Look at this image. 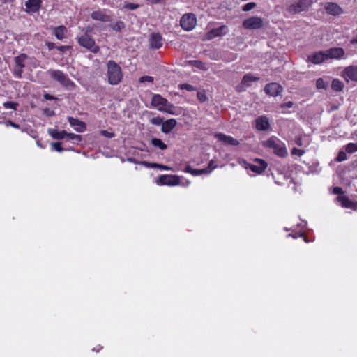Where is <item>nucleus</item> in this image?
<instances>
[{
	"mask_svg": "<svg viewBox=\"0 0 357 357\" xmlns=\"http://www.w3.org/2000/svg\"><path fill=\"white\" fill-rule=\"evenodd\" d=\"M107 78L111 85H117L123 79V73L121 66L114 61L109 60L107 63Z\"/></svg>",
	"mask_w": 357,
	"mask_h": 357,
	"instance_id": "obj_1",
	"label": "nucleus"
},
{
	"mask_svg": "<svg viewBox=\"0 0 357 357\" xmlns=\"http://www.w3.org/2000/svg\"><path fill=\"white\" fill-rule=\"evenodd\" d=\"M47 73L52 79L59 82L67 89L72 90L75 88L76 84L75 82H73L62 70L50 69Z\"/></svg>",
	"mask_w": 357,
	"mask_h": 357,
	"instance_id": "obj_2",
	"label": "nucleus"
},
{
	"mask_svg": "<svg viewBox=\"0 0 357 357\" xmlns=\"http://www.w3.org/2000/svg\"><path fill=\"white\" fill-rule=\"evenodd\" d=\"M78 44L94 54L100 52V47L96 44L95 40L88 33V31L77 38Z\"/></svg>",
	"mask_w": 357,
	"mask_h": 357,
	"instance_id": "obj_3",
	"label": "nucleus"
},
{
	"mask_svg": "<svg viewBox=\"0 0 357 357\" xmlns=\"http://www.w3.org/2000/svg\"><path fill=\"white\" fill-rule=\"evenodd\" d=\"M263 145L272 149L274 153L280 157H284L287 154V150L282 143L274 137H271L268 140L264 142Z\"/></svg>",
	"mask_w": 357,
	"mask_h": 357,
	"instance_id": "obj_4",
	"label": "nucleus"
},
{
	"mask_svg": "<svg viewBox=\"0 0 357 357\" xmlns=\"http://www.w3.org/2000/svg\"><path fill=\"white\" fill-rule=\"evenodd\" d=\"M312 3V0H297L294 3L289 5L287 10L291 14L306 11L311 6Z\"/></svg>",
	"mask_w": 357,
	"mask_h": 357,
	"instance_id": "obj_5",
	"label": "nucleus"
},
{
	"mask_svg": "<svg viewBox=\"0 0 357 357\" xmlns=\"http://www.w3.org/2000/svg\"><path fill=\"white\" fill-rule=\"evenodd\" d=\"M181 26L185 31L192 30L197 24V18L193 13L183 15L180 20Z\"/></svg>",
	"mask_w": 357,
	"mask_h": 357,
	"instance_id": "obj_6",
	"label": "nucleus"
},
{
	"mask_svg": "<svg viewBox=\"0 0 357 357\" xmlns=\"http://www.w3.org/2000/svg\"><path fill=\"white\" fill-rule=\"evenodd\" d=\"M180 178L176 175L164 174L159 177L158 183L160 185H165L169 186L177 185L180 183Z\"/></svg>",
	"mask_w": 357,
	"mask_h": 357,
	"instance_id": "obj_7",
	"label": "nucleus"
},
{
	"mask_svg": "<svg viewBox=\"0 0 357 357\" xmlns=\"http://www.w3.org/2000/svg\"><path fill=\"white\" fill-rule=\"evenodd\" d=\"M266 167V162L261 159H255L253 163L247 162V168H250L253 172L257 174H261Z\"/></svg>",
	"mask_w": 357,
	"mask_h": 357,
	"instance_id": "obj_8",
	"label": "nucleus"
},
{
	"mask_svg": "<svg viewBox=\"0 0 357 357\" xmlns=\"http://www.w3.org/2000/svg\"><path fill=\"white\" fill-rule=\"evenodd\" d=\"M107 10H95L91 13V16L94 20L109 22L112 20V17L111 15L107 14Z\"/></svg>",
	"mask_w": 357,
	"mask_h": 357,
	"instance_id": "obj_9",
	"label": "nucleus"
},
{
	"mask_svg": "<svg viewBox=\"0 0 357 357\" xmlns=\"http://www.w3.org/2000/svg\"><path fill=\"white\" fill-rule=\"evenodd\" d=\"M162 37L159 33H152L149 38V48L158 50L162 46Z\"/></svg>",
	"mask_w": 357,
	"mask_h": 357,
	"instance_id": "obj_10",
	"label": "nucleus"
},
{
	"mask_svg": "<svg viewBox=\"0 0 357 357\" xmlns=\"http://www.w3.org/2000/svg\"><path fill=\"white\" fill-rule=\"evenodd\" d=\"M282 86L276 82L267 84L264 88L265 93L271 96H278L282 92Z\"/></svg>",
	"mask_w": 357,
	"mask_h": 357,
	"instance_id": "obj_11",
	"label": "nucleus"
},
{
	"mask_svg": "<svg viewBox=\"0 0 357 357\" xmlns=\"http://www.w3.org/2000/svg\"><path fill=\"white\" fill-rule=\"evenodd\" d=\"M324 9L329 15L337 16L343 13L342 8L336 3L327 2L324 5Z\"/></svg>",
	"mask_w": 357,
	"mask_h": 357,
	"instance_id": "obj_12",
	"label": "nucleus"
},
{
	"mask_svg": "<svg viewBox=\"0 0 357 357\" xmlns=\"http://www.w3.org/2000/svg\"><path fill=\"white\" fill-rule=\"evenodd\" d=\"M168 101L160 94H155L153 96L151 104L153 107L158 108L160 111H164Z\"/></svg>",
	"mask_w": 357,
	"mask_h": 357,
	"instance_id": "obj_13",
	"label": "nucleus"
},
{
	"mask_svg": "<svg viewBox=\"0 0 357 357\" xmlns=\"http://www.w3.org/2000/svg\"><path fill=\"white\" fill-rule=\"evenodd\" d=\"M68 123L73 128L79 132H83L86 129V123L77 118L69 116L68 118Z\"/></svg>",
	"mask_w": 357,
	"mask_h": 357,
	"instance_id": "obj_14",
	"label": "nucleus"
},
{
	"mask_svg": "<svg viewBox=\"0 0 357 357\" xmlns=\"http://www.w3.org/2000/svg\"><path fill=\"white\" fill-rule=\"evenodd\" d=\"M264 26V20L259 17L247 18V29H258Z\"/></svg>",
	"mask_w": 357,
	"mask_h": 357,
	"instance_id": "obj_15",
	"label": "nucleus"
},
{
	"mask_svg": "<svg viewBox=\"0 0 357 357\" xmlns=\"http://www.w3.org/2000/svg\"><path fill=\"white\" fill-rule=\"evenodd\" d=\"M344 77L348 82L349 79L357 82V66H351L344 68Z\"/></svg>",
	"mask_w": 357,
	"mask_h": 357,
	"instance_id": "obj_16",
	"label": "nucleus"
},
{
	"mask_svg": "<svg viewBox=\"0 0 357 357\" xmlns=\"http://www.w3.org/2000/svg\"><path fill=\"white\" fill-rule=\"evenodd\" d=\"M255 128L259 131H266L269 129L270 124L266 116H261L255 119Z\"/></svg>",
	"mask_w": 357,
	"mask_h": 357,
	"instance_id": "obj_17",
	"label": "nucleus"
},
{
	"mask_svg": "<svg viewBox=\"0 0 357 357\" xmlns=\"http://www.w3.org/2000/svg\"><path fill=\"white\" fill-rule=\"evenodd\" d=\"M336 200L344 208H351L356 210L357 208V202H354L349 199L347 196H338Z\"/></svg>",
	"mask_w": 357,
	"mask_h": 357,
	"instance_id": "obj_18",
	"label": "nucleus"
},
{
	"mask_svg": "<svg viewBox=\"0 0 357 357\" xmlns=\"http://www.w3.org/2000/svg\"><path fill=\"white\" fill-rule=\"evenodd\" d=\"M215 137L220 142H223L226 145L237 146L238 141L231 136L226 135L223 133H217Z\"/></svg>",
	"mask_w": 357,
	"mask_h": 357,
	"instance_id": "obj_19",
	"label": "nucleus"
},
{
	"mask_svg": "<svg viewBox=\"0 0 357 357\" xmlns=\"http://www.w3.org/2000/svg\"><path fill=\"white\" fill-rule=\"evenodd\" d=\"M228 31V27L226 25H222L218 28L212 29L208 33V38L211 39L215 37L222 36L227 34Z\"/></svg>",
	"mask_w": 357,
	"mask_h": 357,
	"instance_id": "obj_20",
	"label": "nucleus"
},
{
	"mask_svg": "<svg viewBox=\"0 0 357 357\" xmlns=\"http://www.w3.org/2000/svg\"><path fill=\"white\" fill-rule=\"evenodd\" d=\"M344 54V50L341 47L331 48L325 52L328 59H340Z\"/></svg>",
	"mask_w": 357,
	"mask_h": 357,
	"instance_id": "obj_21",
	"label": "nucleus"
},
{
	"mask_svg": "<svg viewBox=\"0 0 357 357\" xmlns=\"http://www.w3.org/2000/svg\"><path fill=\"white\" fill-rule=\"evenodd\" d=\"M42 6L41 0H28L25 3V6L29 11L37 13L40 10Z\"/></svg>",
	"mask_w": 357,
	"mask_h": 357,
	"instance_id": "obj_22",
	"label": "nucleus"
},
{
	"mask_svg": "<svg viewBox=\"0 0 357 357\" xmlns=\"http://www.w3.org/2000/svg\"><path fill=\"white\" fill-rule=\"evenodd\" d=\"M326 59H327V57L326 55L325 54V52L322 51L316 52L312 55L308 56V60L315 64L321 63Z\"/></svg>",
	"mask_w": 357,
	"mask_h": 357,
	"instance_id": "obj_23",
	"label": "nucleus"
},
{
	"mask_svg": "<svg viewBox=\"0 0 357 357\" xmlns=\"http://www.w3.org/2000/svg\"><path fill=\"white\" fill-rule=\"evenodd\" d=\"M176 121L174 119H170L162 121L161 131L164 133L170 132L176 126Z\"/></svg>",
	"mask_w": 357,
	"mask_h": 357,
	"instance_id": "obj_24",
	"label": "nucleus"
},
{
	"mask_svg": "<svg viewBox=\"0 0 357 357\" xmlns=\"http://www.w3.org/2000/svg\"><path fill=\"white\" fill-rule=\"evenodd\" d=\"M67 32V28L63 25H60L54 27L52 29V33L54 36L60 40H62L66 38V33Z\"/></svg>",
	"mask_w": 357,
	"mask_h": 357,
	"instance_id": "obj_25",
	"label": "nucleus"
},
{
	"mask_svg": "<svg viewBox=\"0 0 357 357\" xmlns=\"http://www.w3.org/2000/svg\"><path fill=\"white\" fill-rule=\"evenodd\" d=\"M184 172L186 173H189L194 176H199L203 174H208V171L204 169H193L190 165H187L184 169Z\"/></svg>",
	"mask_w": 357,
	"mask_h": 357,
	"instance_id": "obj_26",
	"label": "nucleus"
},
{
	"mask_svg": "<svg viewBox=\"0 0 357 357\" xmlns=\"http://www.w3.org/2000/svg\"><path fill=\"white\" fill-rule=\"evenodd\" d=\"M49 134L55 139H63L67 135L66 130L59 131L56 129H50Z\"/></svg>",
	"mask_w": 357,
	"mask_h": 357,
	"instance_id": "obj_27",
	"label": "nucleus"
},
{
	"mask_svg": "<svg viewBox=\"0 0 357 357\" xmlns=\"http://www.w3.org/2000/svg\"><path fill=\"white\" fill-rule=\"evenodd\" d=\"M26 59L27 55L24 53H22L20 55L15 56L14 59L15 66L20 67V68H24L25 67L24 62Z\"/></svg>",
	"mask_w": 357,
	"mask_h": 357,
	"instance_id": "obj_28",
	"label": "nucleus"
},
{
	"mask_svg": "<svg viewBox=\"0 0 357 357\" xmlns=\"http://www.w3.org/2000/svg\"><path fill=\"white\" fill-rule=\"evenodd\" d=\"M344 84L339 79H335L332 81L331 89L335 91H341L343 89Z\"/></svg>",
	"mask_w": 357,
	"mask_h": 357,
	"instance_id": "obj_29",
	"label": "nucleus"
},
{
	"mask_svg": "<svg viewBox=\"0 0 357 357\" xmlns=\"http://www.w3.org/2000/svg\"><path fill=\"white\" fill-rule=\"evenodd\" d=\"M153 146L158 147L160 150H165L167 146L160 139L153 138L151 141Z\"/></svg>",
	"mask_w": 357,
	"mask_h": 357,
	"instance_id": "obj_30",
	"label": "nucleus"
},
{
	"mask_svg": "<svg viewBox=\"0 0 357 357\" xmlns=\"http://www.w3.org/2000/svg\"><path fill=\"white\" fill-rule=\"evenodd\" d=\"M189 63L194 67H196L200 70H206L208 67L206 64L199 60H192L190 61Z\"/></svg>",
	"mask_w": 357,
	"mask_h": 357,
	"instance_id": "obj_31",
	"label": "nucleus"
},
{
	"mask_svg": "<svg viewBox=\"0 0 357 357\" xmlns=\"http://www.w3.org/2000/svg\"><path fill=\"white\" fill-rule=\"evenodd\" d=\"M109 26L115 31H121L125 28V24L123 21H117L114 24H110Z\"/></svg>",
	"mask_w": 357,
	"mask_h": 357,
	"instance_id": "obj_32",
	"label": "nucleus"
},
{
	"mask_svg": "<svg viewBox=\"0 0 357 357\" xmlns=\"http://www.w3.org/2000/svg\"><path fill=\"white\" fill-rule=\"evenodd\" d=\"M3 105L5 109L17 110V107L19 106V103L13 101H6L3 102Z\"/></svg>",
	"mask_w": 357,
	"mask_h": 357,
	"instance_id": "obj_33",
	"label": "nucleus"
},
{
	"mask_svg": "<svg viewBox=\"0 0 357 357\" xmlns=\"http://www.w3.org/2000/svg\"><path fill=\"white\" fill-rule=\"evenodd\" d=\"M66 137L70 141H73L76 143H79L82 141V137L81 135H76L74 133H68L67 135H66Z\"/></svg>",
	"mask_w": 357,
	"mask_h": 357,
	"instance_id": "obj_34",
	"label": "nucleus"
},
{
	"mask_svg": "<svg viewBox=\"0 0 357 357\" xmlns=\"http://www.w3.org/2000/svg\"><path fill=\"white\" fill-rule=\"evenodd\" d=\"M345 151L348 153H353L357 151V143H349L345 146Z\"/></svg>",
	"mask_w": 357,
	"mask_h": 357,
	"instance_id": "obj_35",
	"label": "nucleus"
},
{
	"mask_svg": "<svg viewBox=\"0 0 357 357\" xmlns=\"http://www.w3.org/2000/svg\"><path fill=\"white\" fill-rule=\"evenodd\" d=\"M23 69L24 68H20V67L15 66L13 70L14 77L17 79H21L22 77Z\"/></svg>",
	"mask_w": 357,
	"mask_h": 357,
	"instance_id": "obj_36",
	"label": "nucleus"
},
{
	"mask_svg": "<svg viewBox=\"0 0 357 357\" xmlns=\"http://www.w3.org/2000/svg\"><path fill=\"white\" fill-rule=\"evenodd\" d=\"M178 87L181 90H186L188 91H194L196 90V87L193 86L191 84H187V83L181 84H179Z\"/></svg>",
	"mask_w": 357,
	"mask_h": 357,
	"instance_id": "obj_37",
	"label": "nucleus"
},
{
	"mask_svg": "<svg viewBox=\"0 0 357 357\" xmlns=\"http://www.w3.org/2000/svg\"><path fill=\"white\" fill-rule=\"evenodd\" d=\"M289 236H292L293 238L300 237L304 243H309L310 241L307 240L306 236L304 233L295 232L294 234H289Z\"/></svg>",
	"mask_w": 357,
	"mask_h": 357,
	"instance_id": "obj_38",
	"label": "nucleus"
},
{
	"mask_svg": "<svg viewBox=\"0 0 357 357\" xmlns=\"http://www.w3.org/2000/svg\"><path fill=\"white\" fill-rule=\"evenodd\" d=\"M326 86L327 84L322 78H319L316 82V86L319 89H325Z\"/></svg>",
	"mask_w": 357,
	"mask_h": 357,
	"instance_id": "obj_39",
	"label": "nucleus"
},
{
	"mask_svg": "<svg viewBox=\"0 0 357 357\" xmlns=\"http://www.w3.org/2000/svg\"><path fill=\"white\" fill-rule=\"evenodd\" d=\"M197 99L201 102H204L207 100L206 95V93H205V92L204 91H198L197 93Z\"/></svg>",
	"mask_w": 357,
	"mask_h": 357,
	"instance_id": "obj_40",
	"label": "nucleus"
},
{
	"mask_svg": "<svg viewBox=\"0 0 357 357\" xmlns=\"http://www.w3.org/2000/svg\"><path fill=\"white\" fill-rule=\"evenodd\" d=\"M162 121L163 119L160 116L153 117L150 120V122L155 126H162Z\"/></svg>",
	"mask_w": 357,
	"mask_h": 357,
	"instance_id": "obj_41",
	"label": "nucleus"
},
{
	"mask_svg": "<svg viewBox=\"0 0 357 357\" xmlns=\"http://www.w3.org/2000/svg\"><path fill=\"white\" fill-rule=\"evenodd\" d=\"M154 81V79L153 77L151 76H149V75H145V76H142L139 79V82L140 83H144L145 82H150V83H153Z\"/></svg>",
	"mask_w": 357,
	"mask_h": 357,
	"instance_id": "obj_42",
	"label": "nucleus"
},
{
	"mask_svg": "<svg viewBox=\"0 0 357 357\" xmlns=\"http://www.w3.org/2000/svg\"><path fill=\"white\" fill-rule=\"evenodd\" d=\"M52 146L57 152H62L64 150L61 146V143L59 142L52 143Z\"/></svg>",
	"mask_w": 357,
	"mask_h": 357,
	"instance_id": "obj_43",
	"label": "nucleus"
},
{
	"mask_svg": "<svg viewBox=\"0 0 357 357\" xmlns=\"http://www.w3.org/2000/svg\"><path fill=\"white\" fill-rule=\"evenodd\" d=\"M336 161L337 162H342V161H344L345 160H347V154L344 151H340L339 153H338V155L336 158Z\"/></svg>",
	"mask_w": 357,
	"mask_h": 357,
	"instance_id": "obj_44",
	"label": "nucleus"
},
{
	"mask_svg": "<svg viewBox=\"0 0 357 357\" xmlns=\"http://www.w3.org/2000/svg\"><path fill=\"white\" fill-rule=\"evenodd\" d=\"M100 135L107 138H113L115 136V134L112 132H109L107 130H102L100 132Z\"/></svg>",
	"mask_w": 357,
	"mask_h": 357,
	"instance_id": "obj_45",
	"label": "nucleus"
},
{
	"mask_svg": "<svg viewBox=\"0 0 357 357\" xmlns=\"http://www.w3.org/2000/svg\"><path fill=\"white\" fill-rule=\"evenodd\" d=\"M139 7V4L134 3H127L124 5V8L128 10H135Z\"/></svg>",
	"mask_w": 357,
	"mask_h": 357,
	"instance_id": "obj_46",
	"label": "nucleus"
},
{
	"mask_svg": "<svg viewBox=\"0 0 357 357\" xmlns=\"http://www.w3.org/2000/svg\"><path fill=\"white\" fill-rule=\"evenodd\" d=\"M4 124L6 127L11 126L14 128L19 129L20 128V126L10 120L6 121L4 122Z\"/></svg>",
	"mask_w": 357,
	"mask_h": 357,
	"instance_id": "obj_47",
	"label": "nucleus"
},
{
	"mask_svg": "<svg viewBox=\"0 0 357 357\" xmlns=\"http://www.w3.org/2000/svg\"><path fill=\"white\" fill-rule=\"evenodd\" d=\"M214 161L211 160L208 165V166L205 168L207 171H208V174L211 173L213 169L217 167V165H214Z\"/></svg>",
	"mask_w": 357,
	"mask_h": 357,
	"instance_id": "obj_48",
	"label": "nucleus"
},
{
	"mask_svg": "<svg viewBox=\"0 0 357 357\" xmlns=\"http://www.w3.org/2000/svg\"><path fill=\"white\" fill-rule=\"evenodd\" d=\"M305 151L302 149H298L297 148H293L291 150L292 155H297L298 156H301L304 154Z\"/></svg>",
	"mask_w": 357,
	"mask_h": 357,
	"instance_id": "obj_49",
	"label": "nucleus"
},
{
	"mask_svg": "<svg viewBox=\"0 0 357 357\" xmlns=\"http://www.w3.org/2000/svg\"><path fill=\"white\" fill-rule=\"evenodd\" d=\"M56 49L62 52H64L67 50H69L71 49V46L69 45H61V46H56Z\"/></svg>",
	"mask_w": 357,
	"mask_h": 357,
	"instance_id": "obj_50",
	"label": "nucleus"
},
{
	"mask_svg": "<svg viewBox=\"0 0 357 357\" xmlns=\"http://www.w3.org/2000/svg\"><path fill=\"white\" fill-rule=\"evenodd\" d=\"M333 192L335 195H339V196H342L341 195L344 193V191L340 187H334Z\"/></svg>",
	"mask_w": 357,
	"mask_h": 357,
	"instance_id": "obj_51",
	"label": "nucleus"
},
{
	"mask_svg": "<svg viewBox=\"0 0 357 357\" xmlns=\"http://www.w3.org/2000/svg\"><path fill=\"white\" fill-rule=\"evenodd\" d=\"M259 79V78L257 77H255L252 75L247 74V83L250 82L257 81Z\"/></svg>",
	"mask_w": 357,
	"mask_h": 357,
	"instance_id": "obj_52",
	"label": "nucleus"
},
{
	"mask_svg": "<svg viewBox=\"0 0 357 357\" xmlns=\"http://www.w3.org/2000/svg\"><path fill=\"white\" fill-rule=\"evenodd\" d=\"M45 45L47 46L48 50H50V51L52 50L54 48H56V45L54 43H52V42L47 41L45 43Z\"/></svg>",
	"mask_w": 357,
	"mask_h": 357,
	"instance_id": "obj_53",
	"label": "nucleus"
},
{
	"mask_svg": "<svg viewBox=\"0 0 357 357\" xmlns=\"http://www.w3.org/2000/svg\"><path fill=\"white\" fill-rule=\"evenodd\" d=\"M43 98H44V99H45L47 100H56L57 99L56 97H54L52 95H50L49 93H45L43 95Z\"/></svg>",
	"mask_w": 357,
	"mask_h": 357,
	"instance_id": "obj_54",
	"label": "nucleus"
},
{
	"mask_svg": "<svg viewBox=\"0 0 357 357\" xmlns=\"http://www.w3.org/2000/svg\"><path fill=\"white\" fill-rule=\"evenodd\" d=\"M143 165L147 167H157L158 163H151L149 162H143Z\"/></svg>",
	"mask_w": 357,
	"mask_h": 357,
	"instance_id": "obj_55",
	"label": "nucleus"
},
{
	"mask_svg": "<svg viewBox=\"0 0 357 357\" xmlns=\"http://www.w3.org/2000/svg\"><path fill=\"white\" fill-rule=\"evenodd\" d=\"M151 4L165 3V0H146Z\"/></svg>",
	"mask_w": 357,
	"mask_h": 357,
	"instance_id": "obj_56",
	"label": "nucleus"
},
{
	"mask_svg": "<svg viewBox=\"0 0 357 357\" xmlns=\"http://www.w3.org/2000/svg\"><path fill=\"white\" fill-rule=\"evenodd\" d=\"M256 6L255 3H247V11L252 10Z\"/></svg>",
	"mask_w": 357,
	"mask_h": 357,
	"instance_id": "obj_57",
	"label": "nucleus"
},
{
	"mask_svg": "<svg viewBox=\"0 0 357 357\" xmlns=\"http://www.w3.org/2000/svg\"><path fill=\"white\" fill-rule=\"evenodd\" d=\"M157 167L160 168V169H162V170H169L170 169V168L166 165H160V164H158L157 165Z\"/></svg>",
	"mask_w": 357,
	"mask_h": 357,
	"instance_id": "obj_58",
	"label": "nucleus"
},
{
	"mask_svg": "<svg viewBox=\"0 0 357 357\" xmlns=\"http://www.w3.org/2000/svg\"><path fill=\"white\" fill-rule=\"evenodd\" d=\"M295 142H296V144L298 146H301L303 145V143H302V139H301V137H299L296 138Z\"/></svg>",
	"mask_w": 357,
	"mask_h": 357,
	"instance_id": "obj_59",
	"label": "nucleus"
},
{
	"mask_svg": "<svg viewBox=\"0 0 357 357\" xmlns=\"http://www.w3.org/2000/svg\"><path fill=\"white\" fill-rule=\"evenodd\" d=\"M292 105H293V102H290V101H289V102H287V103H286V106H287V107H289V108L291 107H292Z\"/></svg>",
	"mask_w": 357,
	"mask_h": 357,
	"instance_id": "obj_60",
	"label": "nucleus"
},
{
	"mask_svg": "<svg viewBox=\"0 0 357 357\" xmlns=\"http://www.w3.org/2000/svg\"><path fill=\"white\" fill-rule=\"evenodd\" d=\"M101 349H102V347H98V348H93V351H96V352H98V351H99Z\"/></svg>",
	"mask_w": 357,
	"mask_h": 357,
	"instance_id": "obj_61",
	"label": "nucleus"
},
{
	"mask_svg": "<svg viewBox=\"0 0 357 357\" xmlns=\"http://www.w3.org/2000/svg\"><path fill=\"white\" fill-rule=\"evenodd\" d=\"M244 83H245V75L242 77L241 79V84H243Z\"/></svg>",
	"mask_w": 357,
	"mask_h": 357,
	"instance_id": "obj_62",
	"label": "nucleus"
},
{
	"mask_svg": "<svg viewBox=\"0 0 357 357\" xmlns=\"http://www.w3.org/2000/svg\"><path fill=\"white\" fill-rule=\"evenodd\" d=\"M242 26H243V28L245 29V20L244 21H243Z\"/></svg>",
	"mask_w": 357,
	"mask_h": 357,
	"instance_id": "obj_63",
	"label": "nucleus"
},
{
	"mask_svg": "<svg viewBox=\"0 0 357 357\" xmlns=\"http://www.w3.org/2000/svg\"><path fill=\"white\" fill-rule=\"evenodd\" d=\"M352 43H357V38L353 39L351 41Z\"/></svg>",
	"mask_w": 357,
	"mask_h": 357,
	"instance_id": "obj_64",
	"label": "nucleus"
}]
</instances>
